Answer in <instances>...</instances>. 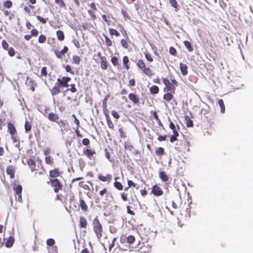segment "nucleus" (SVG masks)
Masks as SVG:
<instances>
[{"instance_id":"56","label":"nucleus","mask_w":253,"mask_h":253,"mask_svg":"<svg viewBox=\"0 0 253 253\" xmlns=\"http://www.w3.org/2000/svg\"><path fill=\"white\" fill-rule=\"evenodd\" d=\"M169 53L173 56H176L177 54V51L174 47L170 46L169 48Z\"/></svg>"},{"instance_id":"10","label":"nucleus","mask_w":253,"mask_h":253,"mask_svg":"<svg viewBox=\"0 0 253 253\" xmlns=\"http://www.w3.org/2000/svg\"><path fill=\"white\" fill-rule=\"evenodd\" d=\"M151 193L155 196H160L163 194L164 192L160 184H156L152 186Z\"/></svg>"},{"instance_id":"7","label":"nucleus","mask_w":253,"mask_h":253,"mask_svg":"<svg viewBox=\"0 0 253 253\" xmlns=\"http://www.w3.org/2000/svg\"><path fill=\"white\" fill-rule=\"evenodd\" d=\"M52 50L57 58L61 59L67 53L69 48L67 46H64L61 50H59L57 47H53Z\"/></svg>"},{"instance_id":"36","label":"nucleus","mask_w":253,"mask_h":253,"mask_svg":"<svg viewBox=\"0 0 253 253\" xmlns=\"http://www.w3.org/2000/svg\"><path fill=\"white\" fill-rule=\"evenodd\" d=\"M183 43H184L185 47L187 49V50L189 52L193 51V48L192 47L191 44L189 42H188L187 41H185L183 42Z\"/></svg>"},{"instance_id":"48","label":"nucleus","mask_w":253,"mask_h":253,"mask_svg":"<svg viewBox=\"0 0 253 253\" xmlns=\"http://www.w3.org/2000/svg\"><path fill=\"white\" fill-rule=\"evenodd\" d=\"M153 116H154V119L157 122L158 125L160 126H163V124L161 122V120H160V119H159V117H158L156 112H153Z\"/></svg>"},{"instance_id":"62","label":"nucleus","mask_w":253,"mask_h":253,"mask_svg":"<svg viewBox=\"0 0 253 253\" xmlns=\"http://www.w3.org/2000/svg\"><path fill=\"white\" fill-rule=\"evenodd\" d=\"M119 132L120 133V136L121 138H126V132L124 131L123 128H120L119 129Z\"/></svg>"},{"instance_id":"14","label":"nucleus","mask_w":253,"mask_h":253,"mask_svg":"<svg viewBox=\"0 0 253 253\" xmlns=\"http://www.w3.org/2000/svg\"><path fill=\"white\" fill-rule=\"evenodd\" d=\"M83 154L86 156L87 158L91 160L94 155L96 154L95 150H92L90 149L84 148L83 150Z\"/></svg>"},{"instance_id":"24","label":"nucleus","mask_w":253,"mask_h":253,"mask_svg":"<svg viewBox=\"0 0 253 253\" xmlns=\"http://www.w3.org/2000/svg\"><path fill=\"white\" fill-rule=\"evenodd\" d=\"M87 225V221L86 219L84 216H81L79 219V226L80 228H85Z\"/></svg>"},{"instance_id":"6","label":"nucleus","mask_w":253,"mask_h":253,"mask_svg":"<svg viewBox=\"0 0 253 253\" xmlns=\"http://www.w3.org/2000/svg\"><path fill=\"white\" fill-rule=\"evenodd\" d=\"M47 183L50 184L53 189L54 192L56 193L61 190L63 187V184L58 178L49 179V181H47Z\"/></svg>"},{"instance_id":"53","label":"nucleus","mask_w":253,"mask_h":253,"mask_svg":"<svg viewBox=\"0 0 253 253\" xmlns=\"http://www.w3.org/2000/svg\"><path fill=\"white\" fill-rule=\"evenodd\" d=\"M55 2L60 7H66V4L63 1V0H55Z\"/></svg>"},{"instance_id":"51","label":"nucleus","mask_w":253,"mask_h":253,"mask_svg":"<svg viewBox=\"0 0 253 253\" xmlns=\"http://www.w3.org/2000/svg\"><path fill=\"white\" fill-rule=\"evenodd\" d=\"M109 94H107V95H106L103 101H102V107L103 108H106V107H107V100H108V98L109 97Z\"/></svg>"},{"instance_id":"16","label":"nucleus","mask_w":253,"mask_h":253,"mask_svg":"<svg viewBox=\"0 0 253 253\" xmlns=\"http://www.w3.org/2000/svg\"><path fill=\"white\" fill-rule=\"evenodd\" d=\"M128 97L129 99L134 104H137L139 103L140 99L137 94L133 93L128 94Z\"/></svg>"},{"instance_id":"28","label":"nucleus","mask_w":253,"mask_h":253,"mask_svg":"<svg viewBox=\"0 0 253 253\" xmlns=\"http://www.w3.org/2000/svg\"><path fill=\"white\" fill-rule=\"evenodd\" d=\"M118 179V178L117 177H115L114 178V179L115 180V181L114 182V186L117 190L121 191V190H123V186L121 182L117 181V180Z\"/></svg>"},{"instance_id":"52","label":"nucleus","mask_w":253,"mask_h":253,"mask_svg":"<svg viewBox=\"0 0 253 253\" xmlns=\"http://www.w3.org/2000/svg\"><path fill=\"white\" fill-rule=\"evenodd\" d=\"M121 13L124 17L125 20H126V19H130V17H129L128 14L126 10L122 9Z\"/></svg>"},{"instance_id":"25","label":"nucleus","mask_w":253,"mask_h":253,"mask_svg":"<svg viewBox=\"0 0 253 253\" xmlns=\"http://www.w3.org/2000/svg\"><path fill=\"white\" fill-rule=\"evenodd\" d=\"M179 66L182 75L183 76H186L188 74L187 66L185 64L182 63H180Z\"/></svg>"},{"instance_id":"19","label":"nucleus","mask_w":253,"mask_h":253,"mask_svg":"<svg viewBox=\"0 0 253 253\" xmlns=\"http://www.w3.org/2000/svg\"><path fill=\"white\" fill-rule=\"evenodd\" d=\"M47 117L50 121L56 123L57 122L59 119L58 115L53 112L49 113Z\"/></svg>"},{"instance_id":"43","label":"nucleus","mask_w":253,"mask_h":253,"mask_svg":"<svg viewBox=\"0 0 253 253\" xmlns=\"http://www.w3.org/2000/svg\"><path fill=\"white\" fill-rule=\"evenodd\" d=\"M25 130L26 132H29L31 130L32 125L30 122L26 121L24 125Z\"/></svg>"},{"instance_id":"23","label":"nucleus","mask_w":253,"mask_h":253,"mask_svg":"<svg viewBox=\"0 0 253 253\" xmlns=\"http://www.w3.org/2000/svg\"><path fill=\"white\" fill-rule=\"evenodd\" d=\"M79 206L84 212H86L88 211V206L84 200L82 199L79 200Z\"/></svg>"},{"instance_id":"35","label":"nucleus","mask_w":253,"mask_h":253,"mask_svg":"<svg viewBox=\"0 0 253 253\" xmlns=\"http://www.w3.org/2000/svg\"><path fill=\"white\" fill-rule=\"evenodd\" d=\"M144 55L145 58L148 62H152L153 61V57H152V55L148 52V51H146L144 52Z\"/></svg>"},{"instance_id":"32","label":"nucleus","mask_w":253,"mask_h":253,"mask_svg":"<svg viewBox=\"0 0 253 253\" xmlns=\"http://www.w3.org/2000/svg\"><path fill=\"white\" fill-rule=\"evenodd\" d=\"M57 39L60 41H63L65 39L64 32L61 30H57L56 32Z\"/></svg>"},{"instance_id":"47","label":"nucleus","mask_w":253,"mask_h":253,"mask_svg":"<svg viewBox=\"0 0 253 253\" xmlns=\"http://www.w3.org/2000/svg\"><path fill=\"white\" fill-rule=\"evenodd\" d=\"M70 86V88H67L66 90V91H70L73 93L76 92L77 91V89L76 88V85L75 84H71Z\"/></svg>"},{"instance_id":"46","label":"nucleus","mask_w":253,"mask_h":253,"mask_svg":"<svg viewBox=\"0 0 253 253\" xmlns=\"http://www.w3.org/2000/svg\"><path fill=\"white\" fill-rule=\"evenodd\" d=\"M72 59L73 63L76 64L77 65L80 64L81 61V58L80 56L78 55H73Z\"/></svg>"},{"instance_id":"49","label":"nucleus","mask_w":253,"mask_h":253,"mask_svg":"<svg viewBox=\"0 0 253 253\" xmlns=\"http://www.w3.org/2000/svg\"><path fill=\"white\" fill-rule=\"evenodd\" d=\"M105 39V44L107 46H111L112 45V42L111 40L106 36H104Z\"/></svg>"},{"instance_id":"12","label":"nucleus","mask_w":253,"mask_h":253,"mask_svg":"<svg viewBox=\"0 0 253 253\" xmlns=\"http://www.w3.org/2000/svg\"><path fill=\"white\" fill-rule=\"evenodd\" d=\"M13 190L16 195L18 196V201L21 203L22 202V185H14L13 187Z\"/></svg>"},{"instance_id":"44","label":"nucleus","mask_w":253,"mask_h":253,"mask_svg":"<svg viewBox=\"0 0 253 253\" xmlns=\"http://www.w3.org/2000/svg\"><path fill=\"white\" fill-rule=\"evenodd\" d=\"M169 3L171 5L175 8V10L177 11L178 9V4L176 0H169Z\"/></svg>"},{"instance_id":"5","label":"nucleus","mask_w":253,"mask_h":253,"mask_svg":"<svg viewBox=\"0 0 253 253\" xmlns=\"http://www.w3.org/2000/svg\"><path fill=\"white\" fill-rule=\"evenodd\" d=\"M136 65L139 69L148 77H151L154 74L150 68L146 67V63L143 59H139Z\"/></svg>"},{"instance_id":"30","label":"nucleus","mask_w":253,"mask_h":253,"mask_svg":"<svg viewBox=\"0 0 253 253\" xmlns=\"http://www.w3.org/2000/svg\"><path fill=\"white\" fill-rule=\"evenodd\" d=\"M159 177L163 181L166 182L169 180V177L166 172L164 171L159 172Z\"/></svg>"},{"instance_id":"42","label":"nucleus","mask_w":253,"mask_h":253,"mask_svg":"<svg viewBox=\"0 0 253 253\" xmlns=\"http://www.w3.org/2000/svg\"><path fill=\"white\" fill-rule=\"evenodd\" d=\"M35 8V6L32 5H29L28 6H25L24 7V10L26 13L30 15L31 14V9H33Z\"/></svg>"},{"instance_id":"22","label":"nucleus","mask_w":253,"mask_h":253,"mask_svg":"<svg viewBox=\"0 0 253 253\" xmlns=\"http://www.w3.org/2000/svg\"><path fill=\"white\" fill-rule=\"evenodd\" d=\"M7 131L10 134H13L17 132L16 129L14 125L10 122L7 123Z\"/></svg>"},{"instance_id":"2","label":"nucleus","mask_w":253,"mask_h":253,"mask_svg":"<svg viewBox=\"0 0 253 253\" xmlns=\"http://www.w3.org/2000/svg\"><path fill=\"white\" fill-rule=\"evenodd\" d=\"M71 80V78L69 77H62L61 78H58L57 83L50 89L51 94L52 95H57L61 92V88L68 87L69 86L68 83Z\"/></svg>"},{"instance_id":"18","label":"nucleus","mask_w":253,"mask_h":253,"mask_svg":"<svg viewBox=\"0 0 253 253\" xmlns=\"http://www.w3.org/2000/svg\"><path fill=\"white\" fill-rule=\"evenodd\" d=\"M169 128L172 130L173 134H179L178 131L180 130V127L178 125L176 126L174 123L169 119Z\"/></svg>"},{"instance_id":"41","label":"nucleus","mask_w":253,"mask_h":253,"mask_svg":"<svg viewBox=\"0 0 253 253\" xmlns=\"http://www.w3.org/2000/svg\"><path fill=\"white\" fill-rule=\"evenodd\" d=\"M109 32L110 35L113 36L114 35L116 37H119L120 36V33L119 32L114 29L113 28H109Z\"/></svg>"},{"instance_id":"40","label":"nucleus","mask_w":253,"mask_h":253,"mask_svg":"<svg viewBox=\"0 0 253 253\" xmlns=\"http://www.w3.org/2000/svg\"><path fill=\"white\" fill-rule=\"evenodd\" d=\"M155 154L157 156H161L165 154V150L162 147H158L155 151Z\"/></svg>"},{"instance_id":"37","label":"nucleus","mask_w":253,"mask_h":253,"mask_svg":"<svg viewBox=\"0 0 253 253\" xmlns=\"http://www.w3.org/2000/svg\"><path fill=\"white\" fill-rule=\"evenodd\" d=\"M218 103L219 104V106H220L221 112L222 113H224L225 110V107L223 100L221 99H219L218 100Z\"/></svg>"},{"instance_id":"21","label":"nucleus","mask_w":253,"mask_h":253,"mask_svg":"<svg viewBox=\"0 0 253 253\" xmlns=\"http://www.w3.org/2000/svg\"><path fill=\"white\" fill-rule=\"evenodd\" d=\"M109 64L108 63L107 59L106 57L102 58L101 60H100V67L103 70H106Z\"/></svg>"},{"instance_id":"9","label":"nucleus","mask_w":253,"mask_h":253,"mask_svg":"<svg viewBox=\"0 0 253 253\" xmlns=\"http://www.w3.org/2000/svg\"><path fill=\"white\" fill-rule=\"evenodd\" d=\"M89 6L91 9L87 10V13L90 16L91 19L94 20L97 18L95 14V11L97 10V7L94 2L90 3Z\"/></svg>"},{"instance_id":"54","label":"nucleus","mask_w":253,"mask_h":253,"mask_svg":"<svg viewBox=\"0 0 253 253\" xmlns=\"http://www.w3.org/2000/svg\"><path fill=\"white\" fill-rule=\"evenodd\" d=\"M11 135V139L12 140L13 143H16L19 141L17 133H14L13 134Z\"/></svg>"},{"instance_id":"45","label":"nucleus","mask_w":253,"mask_h":253,"mask_svg":"<svg viewBox=\"0 0 253 253\" xmlns=\"http://www.w3.org/2000/svg\"><path fill=\"white\" fill-rule=\"evenodd\" d=\"M46 36L44 35H40L38 38V42L40 43H44L46 41Z\"/></svg>"},{"instance_id":"38","label":"nucleus","mask_w":253,"mask_h":253,"mask_svg":"<svg viewBox=\"0 0 253 253\" xmlns=\"http://www.w3.org/2000/svg\"><path fill=\"white\" fill-rule=\"evenodd\" d=\"M111 61L114 66H117L119 65V60L117 56H113L111 57Z\"/></svg>"},{"instance_id":"58","label":"nucleus","mask_w":253,"mask_h":253,"mask_svg":"<svg viewBox=\"0 0 253 253\" xmlns=\"http://www.w3.org/2000/svg\"><path fill=\"white\" fill-rule=\"evenodd\" d=\"M179 136V134H173L170 137V142L173 143L177 140V137Z\"/></svg>"},{"instance_id":"13","label":"nucleus","mask_w":253,"mask_h":253,"mask_svg":"<svg viewBox=\"0 0 253 253\" xmlns=\"http://www.w3.org/2000/svg\"><path fill=\"white\" fill-rule=\"evenodd\" d=\"M180 143L182 146V148L177 147V150L179 151H188L189 150L190 143L186 140H181L180 141Z\"/></svg>"},{"instance_id":"61","label":"nucleus","mask_w":253,"mask_h":253,"mask_svg":"<svg viewBox=\"0 0 253 253\" xmlns=\"http://www.w3.org/2000/svg\"><path fill=\"white\" fill-rule=\"evenodd\" d=\"M72 117L74 118V122L77 126L76 128H79V127L80 126V122L78 118H77L76 116L74 114L72 115Z\"/></svg>"},{"instance_id":"29","label":"nucleus","mask_w":253,"mask_h":253,"mask_svg":"<svg viewBox=\"0 0 253 253\" xmlns=\"http://www.w3.org/2000/svg\"><path fill=\"white\" fill-rule=\"evenodd\" d=\"M44 161L45 164L50 166H52L54 164V159L51 156L45 157Z\"/></svg>"},{"instance_id":"11","label":"nucleus","mask_w":253,"mask_h":253,"mask_svg":"<svg viewBox=\"0 0 253 253\" xmlns=\"http://www.w3.org/2000/svg\"><path fill=\"white\" fill-rule=\"evenodd\" d=\"M61 174L62 171H60L59 168H54L53 169H50L49 171V179L57 178L58 177L61 176Z\"/></svg>"},{"instance_id":"50","label":"nucleus","mask_w":253,"mask_h":253,"mask_svg":"<svg viewBox=\"0 0 253 253\" xmlns=\"http://www.w3.org/2000/svg\"><path fill=\"white\" fill-rule=\"evenodd\" d=\"M109 192L108 191L107 189L106 188H104L100 191L99 195L101 197H102L104 195H106V196L107 197V195L109 194Z\"/></svg>"},{"instance_id":"39","label":"nucleus","mask_w":253,"mask_h":253,"mask_svg":"<svg viewBox=\"0 0 253 253\" xmlns=\"http://www.w3.org/2000/svg\"><path fill=\"white\" fill-rule=\"evenodd\" d=\"M185 120L187 127H192L193 126V121L190 119V118L188 116H186L185 117Z\"/></svg>"},{"instance_id":"26","label":"nucleus","mask_w":253,"mask_h":253,"mask_svg":"<svg viewBox=\"0 0 253 253\" xmlns=\"http://www.w3.org/2000/svg\"><path fill=\"white\" fill-rule=\"evenodd\" d=\"M129 62V61L128 56H124L123 58V64L126 70H128L130 68Z\"/></svg>"},{"instance_id":"33","label":"nucleus","mask_w":253,"mask_h":253,"mask_svg":"<svg viewBox=\"0 0 253 253\" xmlns=\"http://www.w3.org/2000/svg\"><path fill=\"white\" fill-rule=\"evenodd\" d=\"M126 238V243L129 245L133 244L135 242V238L133 235H128Z\"/></svg>"},{"instance_id":"4","label":"nucleus","mask_w":253,"mask_h":253,"mask_svg":"<svg viewBox=\"0 0 253 253\" xmlns=\"http://www.w3.org/2000/svg\"><path fill=\"white\" fill-rule=\"evenodd\" d=\"M93 230L96 237L100 239L102 236L103 227L97 216L94 218L92 221Z\"/></svg>"},{"instance_id":"31","label":"nucleus","mask_w":253,"mask_h":253,"mask_svg":"<svg viewBox=\"0 0 253 253\" xmlns=\"http://www.w3.org/2000/svg\"><path fill=\"white\" fill-rule=\"evenodd\" d=\"M159 88L157 85H153L149 88L150 92L152 94H158L159 92Z\"/></svg>"},{"instance_id":"60","label":"nucleus","mask_w":253,"mask_h":253,"mask_svg":"<svg viewBox=\"0 0 253 253\" xmlns=\"http://www.w3.org/2000/svg\"><path fill=\"white\" fill-rule=\"evenodd\" d=\"M3 5L5 8H9L12 7V3L11 1L7 0L4 2Z\"/></svg>"},{"instance_id":"64","label":"nucleus","mask_w":253,"mask_h":253,"mask_svg":"<svg viewBox=\"0 0 253 253\" xmlns=\"http://www.w3.org/2000/svg\"><path fill=\"white\" fill-rule=\"evenodd\" d=\"M8 53L9 56L11 57L14 56L15 54L14 49L13 47H10L8 49Z\"/></svg>"},{"instance_id":"8","label":"nucleus","mask_w":253,"mask_h":253,"mask_svg":"<svg viewBox=\"0 0 253 253\" xmlns=\"http://www.w3.org/2000/svg\"><path fill=\"white\" fill-rule=\"evenodd\" d=\"M97 178L99 181L102 182L109 184L111 183L113 180V175L110 173H106L105 175L99 174L97 175Z\"/></svg>"},{"instance_id":"27","label":"nucleus","mask_w":253,"mask_h":253,"mask_svg":"<svg viewBox=\"0 0 253 253\" xmlns=\"http://www.w3.org/2000/svg\"><path fill=\"white\" fill-rule=\"evenodd\" d=\"M166 93L163 95V99L168 102L170 101L173 98V93L171 92H166Z\"/></svg>"},{"instance_id":"55","label":"nucleus","mask_w":253,"mask_h":253,"mask_svg":"<svg viewBox=\"0 0 253 253\" xmlns=\"http://www.w3.org/2000/svg\"><path fill=\"white\" fill-rule=\"evenodd\" d=\"M102 18L104 22L108 25H111V20L108 18V16L105 14L102 15Z\"/></svg>"},{"instance_id":"1","label":"nucleus","mask_w":253,"mask_h":253,"mask_svg":"<svg viewBox=\"0 0 253 253\" xmlns=\"http://www.w3.org/2000/svg\"><path fill=\"white\" fill-rule=\"evenodd\" d=\"M27 164L31 171L34 173L35 177L43 175L46 173V170L42 166L41 161L37 165L34 159L30 158L27 160Z\"/></svg>"},{"instance_id":"20","label":"nucleus","mask_w":253,"mask_h":253,"mask_svg":"<svg viewBox=\"0 0 253 253\" xmlns=\"http://www.w3.org/2000/svg\"><path fill=\"white\" fill-rule=\"evenodd\" d=\"M129 39H122L120 41V43L123 48L128 49L129 47V43H131Z\"/></svg>"},{"instance_id":"57","label":"nucleus","mask_w":253,"mask_h":253,"mask_svg":"<svg viewBox=\"0 0 253 253\" xmlns=\"http://www.w3.org/2000/svg\"><path fill=\"white\" fill-rule=\"evenodd\" d=\"M36 18L42 24H45L47 22V20H48V18H43L40 15H37Z\"/></svg>"},{"instance_id":"59","label":"nucleus","mask_w":253,"mask_h":253,"mask_svg":"<svg viewBox=\"0 0 253 253\" xmlns=\"http://www.w3.org/2000/svg\"><path fill=\"white\" fill-rule=\"evenodd\" d=\"M106 121L107 123V125L108 127L111 129H113L114 127V125L113 123L112 122V121L110 120V118L106 119Z\"/></svg>"},{"instance_id":"15","label":"nucleus","mask_w":253,"mask_h":253,"mask_svg":"<svg viewBox=\"0 0 253 253\" xmlns=\"http://www.w3.org/2000/svg\"><path fill=\"white\" fill-rule=\"evenodd\" d=\"M56 123L59 125L61 128V131L64 133V131H67L68 130V122L63 120H60L58 121Z\"/></svg>"},{"instance_id":"3","label":"nucleus","mask_w":253,"mask_h":253,"mask_svg":"<svg viewBox=\"0 0 253 253\" xmlns=\"http://www.w3.org/2000/svg\"><path fill=\"white\" fill-rule=\"evenodd\" d=\"M162 80L165 84V87L163 88L164 91L175 93L176 87L178 85L177 81L173 77L172 79L171 78L170 80L166 78H162Z\"/></svg>"},{"instance_id":"63","label":"nucleus","mask_w":253,"mask_h":253,"mask_svg":"<svg viewBox=\"0 0 253 253\" xmlns=\"http://www.w3.org/2000/svg\"><path fill=\"white\" fill-rule=\"evenodd\" d=\"M39 34V32L37 29L34 28L31 31V35L32 37H37Z\"/></svg>"},{"instance_id":"34","label":"nucleus","mask_w":253,"mask_h":253,"mask_svg":"<svg viewBox=\"0 0 253 253\" xmlns=\"http://www.w3.org/2000/svg\"><path fill=\"white\" fill-rule=\"evenodd\" d=\"M14 242V238L11 236L9 237V238L7 239V240L5 243V246L7 248L11 247L13 246Z\"/></svg>"},{"instance_id":"17","label":"nucleus","mask_w":253,"mask_h":253,"mask_svg":"<svg viewBox=\"0 0 253 253\" xmlns=\"http://www.w3.org/2000/svg\"><path fill=\"white\" fill-rule=\"evenodd\" d=\"M15 171V168L14 166H8L7 167L6 169V172L7 174L9 175V177L11 179L14 178Z\"/></svg>"}]
</instances>
